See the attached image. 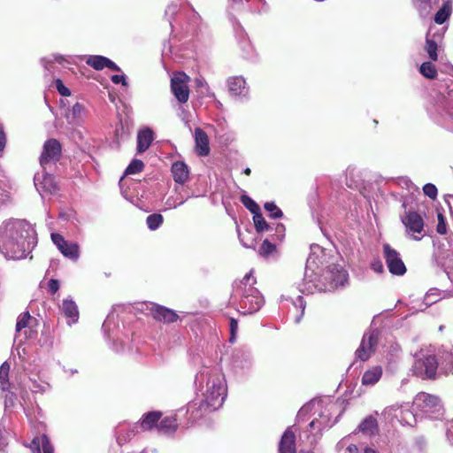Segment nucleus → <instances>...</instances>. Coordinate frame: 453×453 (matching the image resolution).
I'll list each match as a JSON object with an SVG mask.
<instances>
[{
	"label": "nucleus",
	"mask_w": 453,
	"mask_h": 453,
	"mask_svg": "<svg viewBox=\"0 0 453 453\" xmlns=\"http://www.w3.org/2000/svg\"><path fill=\"white\" fill-rule=\"evenodd\" d=\"M160 418L161 412L159 411L149 412L143 415L142 419L138 426L142 430H150L157 425Z\"/></svg>",
	"instance_id": "c756f323"
},
{
	"label": "nucleus",
	"mask_w": 453,
	"mask_h": 453,
	"mask_svg": "<svg viewBox=\"0 0 453 453\" xmlns=\"http://www.w3.org/2000/svg\"><path fill=\"white\" fill-rule=\"evenodd\" d=\"M164 218L159 213H153L147 217L146 223L150 230H157L163 223Z\"/></svg>",
	"instance_id": "a19ab883"
},
{
	"label": "nucleus",
	"mask_w": 453,
	"mask_h": 453,
	"mask_svg": "<svg viewBox=\"0 0 453 453\" xmlns=\"http://www.w3.org/2000/svg\"><path fill=\"white\" fill-rule=\"evenodd\" d=\"M36 245V233L24 219H9L0 226V250L7 258H25Z\"/></svg>",
	"instance_id": "f03ea898"
},
{
	"label": "nucleus",
	"mask_w": 453,
	"mask_h": 453,
	"mask_svg": "<svg viewBox=\"0 0 453 453\" xmlns=\"http://www.w3.org/2000/svg\"><path fill=\"white\" fill-rule=\"evenodd\" d=\"M413 4L421 18L430 15L434 7H436L440 0H412Z\"/></svg>",
	"instance_id": "393cba45"
},
{
	"label": "nucleus",
	"mask_w": 453,
	"mask_h": 453,
	"mask_svg": "<svg viewBox=\"0 0 453 453\" xmlns=\"http://www.w3.org/2000/svg\"><path fill=\"white\" fill-rule=\"evenodd\" d=\"M264 207L270 213V217L272 219L282 218V216H283L282 211L273 202L265 203Z\"/></svg>",
	"instance_id": "49530a36"
},
{
	"label": "nucleus",
	"mask_w": 453,
	"mask_h": 453,
	"mask_svg": "<svg viewBox=\"0 0 453 453\" xmlns=\"http://www.w3.org/2000/svg\"><path fill=\"white\" fill-rule=\"evenodd\" d=\"M33 453H53L54 449L45 434L35 437L30 444Z\"/></svg>",
	"instance_id": "5701e85b"
},
{
	"label": "nucleus",
	"mask_w": 453,
	"mask_h": 453,
	"mask_svg": "<svg viewBox=\"0 0 453 453\" xmlns=\"http://www.w3.org/2000/svg\"><path fill=\"white\" fill-rule=\"evenodd\" d=\"M338 405L336 403L328 400L326 403L324 401L313 400L304 404L297 413V419L303 420L304 417L314 411L313 414L318 413V417H315L310 423V427L318 432L322 431L326 428L332 427L337 421V418L332 421V413L336 411Z\"/></svg>",
	"instance_id": "39448f33"
},
{
	"label": "nucleus",
	"mask_w": 453,
	"mask_h": 453,
	"mask_svg": "<svg viewBox=\"0 0 453 453\" xmlns=\"http://www.w3.org/2000/svg\"><path fill=\"white\" fill-rule=\"evenodd\" d=\"M364 453H378V451H377V450H375V449H371V448H365V452H364Z\"/></svg>",
	"instance_id": "774afa93"
},
{
	"label": "nucleus",
	"mask_w": 453,
	"mask_h": 453,
	"mask_svg": "<svg viewBox=\"0 0 453 453\" xmlns=\"http://www.w3.org/2000/svg\"><path fill=\"white\" fill-rule=\"evenodd\" d=\"M61 311L65 315L66 319H68L67 324L71 326L74 324L79 319V311L77 304L72 298H65L63 300L62 305L60 307Z\"/></svg>",
	"instance_id": "412c9836"
},
{
	"label": "nucleus",
	"mask_w": 453,
	"mask_h": 453,
	"mask_svg": "<svg viewBox=\"0 0 453 453\" xmlns=\"http://www.w3.org/2000/svg\"><path fill=\"white\" fill-rule=\"evenodd\" d=\"M315 258L310 257L306 262L304 278L299 288L302 293L313 294L316 291H332L348 282L349 274L340 265H331L318 278L313 268Z\"/></svg>",
	"instance_id": "7ed1b4c3"
},
{
	"label": "nucleus",
	"mask_w": 453,
	"mask_h": 453,
	"mask_svg": "<svg viewBox=\"0 0 453 453\" xmlns=\"http://www.w3.org/2000/svg\"><path fill=\"white\" fill-rule=\"evenodd\" d=\"M372 268L377 273H382L384 271L383 265L379 260L372 264Z\"/></svg>",
	"instance_id": "052dcab7"
},
{
	"label": "nucleus",
	"mask_w": 453,
	"mask_h": 453,
	"mask_svg": "<svg viewBox=\"0 0 453 453\" xmlns=\"http://www.w3.org/2000/svg\"><path fill=\"white\" fill-rule=\"evenodd\" d=\"M196 398L187 405V426L208 413L219 410L226 396V384L221 371L217 367L203 366L196 375Z\"/></svg>",
	"instance_id": "f257e3e1"
},
{
	"label": "nucleus",
	"mask_w": 453,
	"mask_h": 453,
	"mask_svg": "<svg viewBox=\"0 0 453 453\" xmlns=\"http://www.w3.org/2000/svg\"><path fill=\"white\" fill-rule=\"evenodd\" d=\"M383 257L390 273L403 276L406 273L400 253L388 243L383 245Z\"/></svg>",
	"instance_id": "1a4fd4ad"
},
{
	"label": "nucleus",
	"mask_w": 453,
	"mask_h": 453,
	"mask_svg": "<svg viewBox=\"0 0 453 453\" xmlns=\"http://www.w3.org/2000/svg\"><path fill=\"white\" fill-rule=\"evenodd\" d=\"M442 5L435 13L434 22L436 24L441 25L443 24L451 15L452 12V4L451 0H441Z\"/></svg>",
	"instance_id": "c85d7f7f"
},
{
	"label": "nucleus",
	"mask_w": 453,
	"mask_h": 453,
	"mask_svg": "<svg viewBox=\"0 0 453 453\" xmlns=\"http://www.w3.org/2000/svg\"><path fill=\"white\" fill-rule=\"evenodd\" d=\"M437 289L436 288H433V289H430L425 298H424V301L426 303V305H431L432 303H436L438 301V294H437Z\"/></svg>",
	"instance_id": "603ef678"
},
{
	"label": "nucleus",
	"mask_w": 453,
	"mask_h": 453,
	"mask_svg": "<svg viewBox=\"0 0 453 453\" xmlns=\"http://www.w3.org/2000/svg\"><path fill=\"white\" fill-rule=\"evenodd\" d=\"M279 453H296V435L291 427H288L281 436Z\"/></svg>",
	"instance_id": "aec40b11"
},
{
	"label": "nucleus",
	"mask_w": 453,
	"mask_h": 453,
	"mask_svg": "<svg viewBox=\"0 0 453 453\" xmlns=\"http://www.w3.org/2000/svg\"><path fill=\"white\" fill-rule=\"evenodd\" d=\"M48 288H49V292L51 295L56 294L59 288V281L55 279H50L48 283Z\"/></svg>",
	"instance_id": "5fc2aeb1"
},
{
	"label": "nucleus",
	"mask_w": 453,
	"mask_h": 453,
	"mask_svg": "<svg viewBox=\"0 0 453 453\" xmlns=\"http://www.w3.org/2000/svg\"><path fill=\"white\" fill-rule=\"evenodd\" d=\"M423 191L424 194L431 199H435L437 197V188L432 183L426 184L423 187Z\"/></svg>",
	"instance_id": "8fccbe9b"
},
{
	"label": "nucleus",
	"mask_w": 453,
	"mask_h": 453,
	"mask_svg": "<svg viewBox=\"0 0 453 453\" xmlns=\"http://www.w3.org/2000/svg\"><path fill=\"white\" fill-rule=\"evenodd\" d=\"M52 242L57 246L61 254L73 260L77 261L80 257V247L78 243L66 241L60 234H51Z\"/></svg>",
	"instance_id": "f8f14e48"
},
{
	"label": "nucleus",
	"mask_w": 453,
	"mask_h": 453,
	"mask_svg": "<svg viewBox=\"0 0 453 453\" xmlns=\"http://www.w3.org/2000/svg\"><path fill=\"white\" fill-rule=\"evenodd\" d=\"M35 320L36 319L32 318L28 311H25V312L21 313L18 317V319H17L16 331L19 332L23 328L32 327L33 326V322L35 321Z\"/></svg>",
	"instance_id": "72a5a7b5"
},
{
	"label": "nucleus",
	"mask_w": 453,
	"mask_h": 453,
	"mask_svg": "<svg viewBox=\"0 0 453 453\" xmlns=\"http://www.w3.org/2000/svg\"><path fill=\"white\" fill-rule=\"evenodd\" d=\"M242 203L254 215L260 211L259 205L247 195H242L240 198Z\"/></svg>",
	"instance_id": "c03bdc74"
},
{
	"label": "nucleus",
	"mask_w": 453,
	"mask_h": 453,
	"mask_svg": "<svg viewBox=\"0 0 453 453\" xmlns=\"http://www.w3.org/2000/svg\"><path fill=\"white\" fill-rule=\"evenodd\" d=\"M10 364L5 361L0 366V389L4 392L10 388L9 382Z\"/></svg>",
	"instance_id": "473e14b6"
},
{
	"label": "nucleus",
	"mask_w": 453,
	"mask_h": 453,
	"mask_svg": "<svg viewBox=\"0 0 453 453\" xmlns=\"http://www.w3.org/2000/svg\"><path fill=\"white\" fill-rule=\"evenodd\" d=\"M256 279L253 272L250 271L234 286L231 302L238 306V311L242 314L255 313L264 304V298L258 289L254 287Z\"/></svg>",
	"instance_id": "20e7f679"
},
{
	"label": "nucleus",
	"mask_w": 453,
	"mask_h": 453,
	"mask_svg": "<svg viewBox=\"0 0 453 453\" xmlns=\"http://www.w3.org/2000/svg\"><path fill=\"white\" fill-rule=\"evenodd\" d=\"M175 182L183 184L188 179L189 171L188 165L182 161L174 162L171 168Z\"/></svg>",
	"instance_id": "b1692460"
},
{
	"label": "nucleus",
	"mask_w": 453,
	"mask_h": 453,
	"mask_svg": "<svg viewBox=\"0 0 453 453\" xmlns=\"http://www.w3.org/2000/svg\"><path fill=\"white\" fill-rule=\"evenodd\" d=\"M382 376V369L380 366H374L366 371L362 377V384L372 386L377 383Z\"/></svg>",
	"instance_id": "cd10ccee"
},
{
	"label": "nucleus",
	"mask_w": 453,
	"mask_h": 453,
	"mask_svg": "<svg viewBox=\"0 0 453 453\" xmlns=\"http://www.w3.org/2000/svg\"><path fill=\"white\" fill-rule=\"evenodd\" d=\"M196 150L199 156L205 157L210 153L209 139L201 128L195 129Z\"/></svg>",
	"instance_id": "4be33fe9"
},
{
	"label": "nucleus",
	"mask_w": 453,
	"mask_h": 453,
	"mask_svg": "<svg viewBox=\"0 0 453 453\" xmlns=\"http://www.w3.org/2000/svg\"><path fill=\"white\" fill-rule=\"evenodd\" d=\"M377 428V421L372 417L365 418L358 426V429L366 434H372Z\"/></svg>",
	"instance_id": "e433bc0d"
},
{
	"label": "nucleus",
	"mask_w": 453,
	"mask_h": 453,
	"mask_svg": "<svg viewBox=\"0 0 453 453\" xmlns=\"http://www.w3.org/2000/svg\"><path fill=\"white\" fill-rule=\"evenodd\" d=\"M152 317L164 323H173L177 320L178 315L174 311L156 303H150L147 306Z\"/></svg>",
	"instance_id": "f3484780"
},
{
	"label": "nucleus",
	"mask_w": 453,
	"mask_h": 453,
	"mask_svg": "<svg viewBox=\"0 0 453 453\" xmlns=\"http://www.w3.org/2000/svg\"><path fill=\"white\" fill-rule=\"evenodd\" d=\"M413 408L431 418H439L443 415V406L440 398L426 392H420L415 396Z\"/></svg>",
	"instance_id": "0eeeda50"
},
{
	"label": "nucleus",
	"mask_w": 453,
	"mask_h": 453,
	"mask_svg": "<svg viewBox=\"0 0 453 453\" xmlns=\"http://www.w3.org/2000/svg\"><path fill=\"white\" fill-rule=\"evenodd\" d=\"M404 411H405L404 418H405L406 422L411 425V420L409 418H412L413 419H415V415L411 411H410L408 409H406Z\"/></svg>",
	"instance_id": "0e129e2a"
},
{
	"label": "nucleus",
	"mask_w": 453,
	"mask_h": 453,
	"mask_svg": "<svg viewBox=\"0 0 453 453\" xmlns=\"http://www.w3.org/2000/svg\"><path fill=\"white\" fill-rule=\"evenodd\" d=\"M293 305H294V308L296 309V311H299V313L296 316V318L294 319L295 323L298 324V323H300V321L304 314L306 303L304 302L303 298L299 296L294 301Z\"/></svg>",
	"instance_id": "79ce46f5"
},
{
	"label": "nucleus",
	"mask_w": 453,
	"mask_h": 453,
	"mask_svg": "<svg viewBox=\"0 0 453 453\" xmlns=\"http://www.w3.org/2000/svg\"><path fill=\"white\" fill-rule=\"evenodd\" d=\"M253 221L256 227V230L258 233L264 231L273 232V226L269 225L265 219L263 218L261 211L253 215Z\"/></svg>",
	"instance_id": "c9c22d12"
},
{
	"label": "nucleus",
	"mask_w": 453,
	"mask_h": 453,
	"mask_svg": "<svg viewBox=\"0 0 453 453\" xmlns=\"http://www.w3.org/2000/svg\"><path fill=\"white\" fill-rule=\"evenodd\" d=\"M347 450L349 453H358V449L355 444L349 445Z\"/></svg>",
	"instance_id": "338daca9"
},
{
	"label": "nucleus",
	"mask_w": 453,
	"mask_h": 453,
	"mask_svg": "<svg viewBox=\"0 0 453 453\" xmlns=\"http://www.w3.org/2000/svg\"><path fill=\"white\" fill-rule=\"evenodd\" d=\"M188 197L189 196L184 198L181 196L180 198H178L174 196H169L165 203V209L176 208L183 204L188 200Z\"/></svg>",
	"instance_id": "de8ad7c7"
},
{
	"label": "nucleus",
	"mask_w": 453,
	"mask_h": 453,
	"mask_svg": "<svg viewBox=\"0 0 453 453\" xmlns=\"http://www.w3.org/2000/svg\"><path fill=\"white\" fill-rule=\"evenodd\" d=\"M237 328H238L237 320L234 319H230V332H231L230 342H232L234 341Z\"/></svg>",
	"instance_id": "4d7b16f0"
},
{
	"label": "nucleus",
	"mask_w": 453,
	"mask_h": 453,
	"mask_svg": "<svg viewBox=\"0 0 453 453\" xmlns=\"http://www.w3.org/2000/svg\"><path fill=\"white\" fill-rule=\"evenodd\" d=\"M106 57L100 56V55H91L88 56L86 64L95 70H103L105 68L106 65Z\"/></svg>",
	"instance_id": "f704fd0d"
},
{
	"label": "nucleus",
	"mask_w": 453,
	"mask_h": 453,
	"mask_svg": "<svg viewBox=\"0 0 453 453\" xmlns=\"http://www.w3.org/2000/svg\"><path fill=\"white\" fill-rule=\"evenodd\" d=\"M157 430L164 434L174 433L178 427L177 419L174 417H165L157 426Z\"/></svg>",
	"instance_id": "7c9ffc66"
},
{
	"label": "nucleus",
	"mask_w": 453,
	"mask_h": 453,
	"mask_svg": "<svg viewBox=\"0 0 453 453\" xmlns=\"http://www.w3.org/2000/svg\"><path fill=\"white\" fill-rule=\"evenodd\" d=\"M437 218H438V224H437L436 231L440 234H445L447 232V225H446V221H445V219H444L442 213L438 212Z\"/></svg>",
	"instance_id": "3c124183"
},
{
	"label": "nucleus",
	"mask_w": 453,
	"mask_h": 453,
	"mask_svg": "<svg viewBox=\"0 0 453 453\" xmlns=\"http://www.w3.org/2000/svg\"><path fill=\"white\" fill-rule=\"evenodd\" d=\"M141 429L138 424H134L128 426H121L117 431V440L119 444L125 443L129 441L136 433Z\"/></svg>",
	"instance_id": "bb28decb"
},
{
	"label": "nucleus",
	"mask_w": 453,
	"mask_h": 453,
	"mask_svg": "<svg viewBox=\"0 0 453 453\" xmlns=\"http://www.w3.org/2000/svg\"><path fill=\"white\" fill-rule=\"evenodd\" d=\"M144 168V164L140 159H133L131 163L128 165L125 171V174H135L141 173Z\"/></svg>",
	"instance_id": "a18cd8bd"
},
{
	"label": "nucleus",
	"mask_w": 453,
	"mask_h": 453,
	"mask_svg": "<svg viewBox=\"0 0 453 453\" xmlns=\"http://www.w3.org/2000/svg\"><path fill=\"white\" fill-rule=\"evenodd\" d=\"M285 226L283 224H276L274 226H273V231L274 234H271V237L273 240H277L281 242L285 237Z\"/></svg>",
	"instance_id": "09e8293b"
},
{
	"label": "nucleus",
	"mask_w": 453,
	"mask_h": 453,
	"mask_svg": "<svg viewBox=\"0 0 453 453\" xmlns=\"http://www.w3.org/2000/svg\"><path fill=\"white\" fill-rule=\"evenodd\" d=\"M232 364L237 372L249 371L253 364L250 349L247 348L236 349L233 354Z\"/></svg>",
	"instance_id": "4468645a"
},
{
	"label": "nucleus",
	"mask_w": 453,
	"mask_h": 453,
	"mask_svg": "<svg viewBox=\"0 0 453 453\" xmlns=\"http://www.w3.org/2000/svg\"><path fill=\"white\" fill-rule=\"evenodd\" d=\"M111 80L114 84L121 83L123 86L128 85L125 75L114 74L111 77Z\"/></svg>",
	"instance_id": "6e6d98bb"
},
{
	"label": "nucleus",
	"mask_w": 453,
	"mask_h": 453,
	"mask_svg": "<svg viewBox=\"0 0 453 453\" xmlns=\"http://www.w3.org/2000/svg\"><path fill=\"white\" fill-rule=\"evenodd\" d=\"M432 37L430 31L426 35V51L428 54V57L431 60L436 61L438 59L437 50H438V42L436 39Z\"/></svg>",
	"instance_id": "2f4dec72"
},
{
	"label": "nucleus",
	"mask_w": 453,
	"mask_h": 453,
	"mask_svg": "<svg viewBox=\"0 0 453 453\" xmlns=\"http://www.w3.org/2000/svg\"><path fill=\"white\" fill-rule=\"evenodd\" d=\"M4 146H5V134L3 131V129L0 127V151L3 150Z\"/></svg>",
	"instance_id": "e2e57ef3"
},
{
	"label": "nucleus",
	"mask_w": 453,
	"mask_h": 453,
	"mask_svg": "<svg viewBox=\"0 0 453 453\" xmlns=\"http://www.w3.org/2000/svg\"><path fill=\"white\" fill-rule=\"evenodd\" d=\"M64 116L68 124L79 126L84 121L87 116V110L82 104L77 102L65 111Z\"/></svg>",
	"instance_id": "a211bd4d"
},
{
	"label": "nucleus",
	"mask_w": 453,
	"mask_h": 453,
	"mask_svg": "<svg viewBox=\"0 0 453 453\" xmlns=\"http://www.w3.org/2000/svg\"><path fill=\"white\" fill-rule=\"evenodd\" d=\"M61 154L60 142L56 139H50L45 142L43 146V151L40 157V164L44 168L45 165L51 162L57 161Z\"/></svg>",
	"instance_id": "2eb2a0df"
},
{
	"label": "nucleus",
	"mask_w": 453,
	"mask_h": 453,
	"mask_svg": "<svg viewBox=\"0 0 453 453\" xmlns=\"http://www.w3.org/2000/svg\"><path fill=\"white\" fill-rule=\"evenodd\" d=\"M153 139V132L150 128L141 130L137 135V151L139 153L146 151Z\"/></svg>",
	"instance_id": "a878e982"
},
{
	"label": "nucleus",
	"mask_w": 453,
	"mask_h": 453,
	"mask_svg": "<svg viewBox=\"0 0 453 453\" xmlns=\"http://www.w3.org/2000/svg\"><path fill=\"white\" fill-rule=\"evenodd\" d=\"M427 112L440 126L453 131V107L442 95H438L427 104Z\"/></svg>",
	"instance_id": "423d86ee"
},
{
	"label": "nucleus",
	"mask_w": 453,
	"mask_h": 453,
	"mask_svg": "<svg viewBox=\"0 0 453 453\" xmlns=\"http://www.w3.org/2000/svg\"><path fill=\"white\" fill-rule=\"evenodd\" d=\"M438 368L435 356L428 351L421 350L415 356L414 373L421 379H434Z\"/></svg>",
	"instance_id": "6e6552de"
},
{
	"label": "nucleus",
	"mask_w": 453,
	"mask_h": 453,
	"mask_svg": "<svg viewBox=\"0 0 453 453\" xmlns=\"http://www.w3.org/2000/svg\"><path fill=\"white\" fill-rule=\"evenodd\" d=\"M401 219L407 234L411 235L414 240H420L424 230L422 217L416 211H409Z\"/></svg>",
	"instance_id": "9d476101"
},
{
	"label": "nucleus",
	"mask_w": 453,
	"mask_h": 453,
	"mask_svg": "<svg viewBox=\"0 0 453 453\" xmlns=\"http://www.w3.org/2000/svg\"><path fill=\"white\" fill-rule=\"evenodd\" d=\"M42 63L44 65L45 69L50 71L51 65L54 63H58L60 65H65V63H69L65 57L58 54H53L50 57L43 58L42 59Z\"/></svg>",
	"instance_id": "4c0bfd02"
},
{
	"label": "nucleus",
	"mask_w": 453,
	"mask_h": 453,
	"mask_svg": "<svg viewBox=\"0 0 453 453\" xmlns=\"http://www.w3.org/2000/svg\"><path fill=\"white\" fill-rule=\"evenodd\" d=\"M227 86L230 93L236 97H246L249 93V88L246 86V81L242 76L231 77L227 80Z\"/></svg>",
	"instance_id": "6ab92c4d"
},
{
	"label": "nucleus",
	"mask_w": 453,
	"mask_h": 453,
	"mask_svg": "<svg viewBox=\"0 0 453 453\" xmlns=\"http://www.w3.org/2000/svg\"><path fill=\"white\" fill-rule=\"evenodd\" d=\"M420 73L427 79H434L437 76V70L431 62H424L419 67Z\"/></svg>",
	"instance_id": "ea45409f"
},
{
	"label": "nucleus",
	"mask_w": 453,
	"mask_h": 453,
	"mask_svg": "<svg viewBox=\"0 0 453 453\" xmlns=\"http://www.w3.org/2000/svg\"><path fill=\"white\" fill-rule=\"evenodd\" d=\"M106 65H105V67L106 68H109L112 71H116V72H119L120 71V68L113 62L111 61L110 58H106Z\"/></svg>",
	"instance_id": "bf43d9fd"
},
{
	"label": "nucleus",
	"mask_w": 453,
	"mask_h": 453,
	"mask_svg": "<svg viewBox=\"0 0 453 453\" xmlns=\"http://www.w3.org/2000/svg\"><path fill=\"white\" fill-rule=\"evenodd\" d=\"M378 332L375 330L370 331L364 334L360 346L356 350V357L361 361H366L371 357L372 353L375 350L378 343Z\"/></svg>",
	"instance_id": "ddd939ff"
},
{
	"label": "nucleus",
	"mask_w": 453,
	"mask_h": 453,
	"mask_svg": "<svg viewBox=\"0 0 453 453\" xmlns=\"http://www.w3.org/2000/svg\"><path fill=\"white\" fill-rule=\"evenodd\" d=\"M55 84L58 93L61 96H69L71 95L70 89L64 85L63 81L60 79H57L55 81Z\"/></svg>",
	"instance_id": "864d4df0"
},
{
	"label": "nucleus",
	"mask_w": 453,
	"mask_h": 453,
	"mask_svg": "<svg viewBox=\"0 0 453 453\" xmlns=\"http://www.w3.org/2000/svg\"><path fill=\"white\" fill-rule=\"evenodd\" d=\"M34 182L37 191L41 195L43 193L54 194L58 190V185L53 175L45 172L36 173L34 177Z\"/></svg>",
	"instance_id": "dca6fc26"
},
{
	"label": "nucleus",
	"mask_w": 453,
	"mask_h": 453,
	"mask_svg": "<svg viewBox=\"0 0 453 453\" xmlns=\"http://www.w3.org/2000/svg\"><path fill=\"white\" fill-rule=\"evenodd\" d=\"M110 320H111V318H110V315L107 317V319L104 320L103 326H102V328L104 332H106V330H109L110 329Z\"/></svg>",
	"instance_id": "69168bd1"
},
{
	"label": "nucleus",
	"mask_w": 453,
	"mask_h": 453,
	"mask_svg": "<svg viewBox=\"0 0 453 453\" xmlns=\"http://www.w3.org/2000/svg\"><path fill=\"white\" fill-rule=\"evenodd\" d=\"M188 80L184 73H178L171 79V91L180 104L187 103L189 98Z\"/></svg>",
	"instance_id": "9b49d317"
},
{
	"label": "nucleus",
	"mask_w": 453,
	"mask_h": 453,
	"mask_svg": "<svg viewBox=\"0 0 453 453\" xmlns=\"http://www.w3.org/2000/svg\"><path fill=\"white\" fill-rule=\"evenodd\" d=\"M15 395L12 392L8 391L4 396L5 407L12 406L14 404Z\"/></svg>",
	"instance_id": "13d9d810"
},
{
	"label": "nucleus",
	"mask_w": 453,
	"mask_h": 453,
	"mask_svg": "<svg viewBox=\"0 0 453 453\" xmlns=\"http://www.w3.org/2000/svg\"><path fill=\"white\" fill-rule=\"evenodd\" d=\"M178 6L176 4L168 5L165 10V15H173L177 12Z\"/></svg>",
	"instance_id": "680f3d73"
},
{
	"label": "nucleus",
	"mask_w": 453,
	"mask_h": 453,
	"mask_svg": "<svg viewBox=\"0 0 453 453\" xmlns=\"http://www.w3.org/2000/svg\"><path fill=\"white\" fill-rule=\"evenodd\" d=\"M29 382H30V384H29L28 388L32 393L43 394L50 388V384L47 382H44V381L40 382L35 380L30 379Z\"/></svg>",
	"instance_id": "37998d69"
},
{
	"label": "nucleus",
	"mask_w": 453,
	"mask_h": 453,
	"mask_svg": "<svg viewBox=\"0 0 453 453\" xmlns=\"http://www.w3.org/2000/svg\"><path fill=\"white\" fill-rule=\"evenodd\" d=\"M276 251V245L273 243L269 239H265L259 247V256L268 258Z\"/></svg>",
	"instance_id": "58836bf2"
}]
</instances>
